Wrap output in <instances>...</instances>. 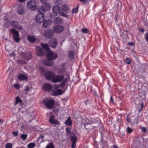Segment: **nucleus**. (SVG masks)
<instances>
[{
  "label": "nucleus",
  "mask_w": 148,
  "mask_h": 148,
  "mask_svg": "<svg viewBox=\"0 0 148 148\" xmlns=\"http://www.w3.org/2000/svg\"><path fill=\"white\" fill-rule=\"evenodd\" d=\"M41 2L43 3H45L46 2V0H40Z\"/></svg>",
  "instance_id": "3c124183"
},
{
  "label": "nucleus",
  "mask_w": 148,
  "mask_h": 148,
  "mask_svg": "<svg viewBox=\"0 0 148 148\" xmlns=\"http://www.w3.org/2000/svg\"><path fill=\"white\" fill-rule=\"evenodd\" d=\"M49 122L51 124H60V123L58 121L55 119L54 116L53 115H51L50 116L49 119Z\"/></svg>",
  "instance_id": "4468645a"
},
{
  "label": "nucleus",
  "mask_w": 148,
  "mask_h": 148,
  "mask_svg": "<svg viewBox=\"0 0 148 148\" xmlns=\"http://www.w3.org/2000/svg\"><path fill=\"white\" fill-rule=\"evenodd\" d=\"M43 88L44 90L50 91L52 90V86L49 84H46L44 85Z\"/></svg>",
  "instance_id": "412c9836"
},
{
  "label": "nucleus",
  "mask_w": 148,
  "mask_h": 148,
  "mask_svg": "<svg viewBox=\"0 0 148 148\" xmlns=\"http://www.w3.org/2000/svg\"><path fill=\"white\" fill-rule=\"evenodd\" d=\"M27 7L30 10H35L37 8L36 2L34 0L28 1L27 2Z\"/></svg>",
  "instance_id": "f257e3e1"
},
{
  "label": "nucleus",
  "mask_w": 148,
  "mask_h": 148,
  "mask_svg": "<svg viewBox=\"0 0 148 148\" xmlns=\"http://www.w3.org/2000/svg\"><path fill=\"white\" fill-rule=\"evenodd\" d=\"M12 144L11 143H8L5 146L6 148H12Z\"/></svg>",
  "instance_id": "f704fd0d"
},
{
  "label": "nucleus",
  "mask_w": 148,
  "mask_h": 148,
  "mask_svg": "<svg viewBox=\"0 0 148 148\" xmlns=\"http://www.w3.org/2000/svg\"><path fill=\"white\" fill-rule=\"evenodd\" d=\"M65 124L68 125H71L72 122L70 117L66 121Z\"/></svg>",
  "instance_id": "cd10ccee"
},
{
  "label": "nucleus",
  "mask_w": 148,
  "mask_h": 148,
  "mask_svg": "<svg viewBox=\"0 0 148 148\" xmlns=\"http://www.w3.org/2000/svg\"><path fill=\"white\" fill-rule=\"evenodd\" d=\"M22 101L20 99L19 97H17L16 98V101L15 103V105H16L18 103H22Z\"/></svg>",
  "instance_id": "a878e982"
},
{
  "label": "nucleus",
  "mask_w": 148,
  "mask_h": 148,
  "mask_svg": "<svg viewBox=\"0 0 148 148\" xmlns=\"http://www.w3.org/2000/svg\"><path fill=\"white\" fill-rule=\"evenodd\" d=\"M74 55V52L73 51H71L70 52L69 54V57L71 59H72Z\"/></svg>",
  "instance_id": "7c9ffc66"
},
{
  "label": "nucleus",
  "mask_w": 148,
  "mask_h": 148,
  "mask_svg": "<svg viewBox=\"0 0 148 148\" xmlns=\"http://www.w3.org/2000/svg\"><path fill=\"white\" fill-rule=\"evenodd\" d=\"M145 39L148 42V33L145 34Z\"/></svg>",
  "instance_id": "a18cd8bd"
},
{
  "label": "nucleus",
  "mask_w": 148,
  "mask_h": 148,
  "mask_svg": "<svg viewBox=\"0 0 148 148\" xmlns=\"http://www.w3.org/2000/svg\"><path fill=\"white\" fill-rule=\"evenodd\" d=\"M44 136L43 135H40V137L42 139H43L44 138Z\"/></svg>",
  "instance_id": "13d9d810"
},
{
  "label": "nucleus",
  "mask_w": 148,
  "mask_h": 148,
  "mask_svg": "<svg viewBox=\"0 0 148 148\" xmlns=\"http://www.w3.org/2000/svg\"><path fill=\"white\" fill-rule=\"evenodd\" d=\"M117 146L116 145H114L112 147V148H117Z\"/></svg>",
  "instance_id": "6e6d98bb"
},
{
  "label": "nucleus",
  "mask_w": 148,
  "mask_h": 148,
  "mask_svg": "<svg viewBox=\"0 0 148 148\" xmlns=\"http://www.w3.org/2000/svg\"><path fill=\"white\" fill-rule=\"evenodd\" d=\"M42 22V27L46 28L49 27L52 24V21L50 20H44Z\"/></svg>",
  "instance_id": "ddd939ff"
},
{
  "label": "nucleus",
  "mask_w": 148,
  "mask_h": 148,
  "mask_svg": "<svg viewBox=\"0 0 148 148\" xmlns=\"http://www.w3.org/2000/svg\"><path fill=\"white\" fill-rule=\"evenodd\" d=\"M132 131H133V130L132 129L130 128L129 127H127V132L128 133H131L132 132Z\"/></svg>",
  "instance_id": "79ce46f5"
},
{
  "label": "nucleus",
  "mask_w": 148,
  "mask_h": 148,
  "mask_svg": "<svg viewBox=\"0 0 148 148\" xmlns=\"http://www.w3.org/2000/svg\"><path fill=\"white\" fill-rule=\"evenodd\" d=\"M12 133L15 136H17L18 135L17 132H13Z\"/></svg>",
  "instance_id": "8fccbe9b"
},
{
  "label": "nucleus",
  "mask_w": 148,
  "mask_h": 148,
  "mask_svg": "<svg viewBox=\"0 0 148 148\" xmlns=\"http://www.w3.org/2000/svg\"><path fill=\"white\" fill-rule=\"evenodd\" d=\"M77 138L75 136H72L71 137V140L72 143L71 145L72 148H75Z\"/></svg>",
  "instance_id": "2eb2a0df"
},
{
  "label": "nucleus",
  "mask_w": 148,
  "mask_h": 148,
  "mask_svg": "<svg viewBox=\"0 0 148 148\" xmlns=\"http://www.w3.org/2000/svg\"><path fill=\"white\" fill-rule=\"evenodd\" d=\"M17 63L20 65H22L24 64H26V62L24 60H21L19 59L16 62Z\"/></svg>",
  "instance_id": "c85d7f7f"
},
{
  "label": "nucleus",
  "mask_w": 148,
  "mask_h": 148,
  "mask_svg": "<svg viewBox=\"0 0 148 148\" xmlns=\"http://www.w3.org/2000/svg\"><path fill=\"white\" fill-rule=\"evenodd\" d=\"M41 46L43 49L45 50L48 51L49 49V46L47 44H43L42 43H41Z\"/></svg>",
  "instance_id": "5701e85b"
},
{
  "label": "nucleus",
  "mask_w": 148,
  "mask_h": 148,
  "mask_svg": "<svg viewBox=\"0 0 148 148\" xmlns=\"http://www.w3.org/2000/svg\"><path fill=\"white\" fill-rule=\"evenodd\" d=\"M64 78V76L62 75L56 76L55 74L53 79L52 80V82L54 83L59 82L62 80Z\"/></svg>",
  "instance_id": "9d476101"
},
{
  "label": "nucleus",
  "mask_w": 148,
  "mask_h": 148,
  "mask_svg": "<svg viewBox=\"0 0 148 148\" xmlns=\"http://www.w3.org/2000/svg\"><path fill=\"white\" fill-rule=\"evenodd\" d=\"M88 101L87 100H86V101L85 102V103L86 104H87V103Z\"/></svg>",
  "instance_id": "0e129e2a"
},
{
  "label": "nucleus",
  "mask_w": 148,
  "mask_h": 148,
  "mask_svg": "<svg viewBox=\"0 0 148 148\" xmlns=\"http://www.w3.org/2000/svg\"><path fill=\"white\" fill-rule=\"evenodd\" d=\"M3 122V120L1 118H0V123H2Z\"/></svg>",
  "instance_id": "864d4df0"
},
{
  "label": "nucleus",
  "mask_w": 148,
  "mask_h": 148,
  "mask_svg": "<svg viewBox=\"0 0 148 148\" xmlns=\"http://www.w3.org/2000/svg\"><path fill=\"white\" fill-rule=\"evenodd\" d=\"M18 79L21 80H27V77L25 75L23 74H19L18 76Z\"/></svg>",
  "instance_id": "aec40b11"
},
{
  "label": "nucleus",
  "mask_w": 148,
  "mask_h": 148,
  "mask_svg": "<svg viewBox=\"0 0 148 148\" xmlns=\"http://www.w3.org/2000/svg\"><path fill=\"white\" fill-rule=\"evenodd\" d=\"M27 136V135L26 134H21V137L23 140H25L26 139Z\"/></svg>",
  "instance_id": "c9c22d12"
},
{
  "label": "nucleus",
  "mask_w": 148,
  "mask_h": 148,
  "mask_svg": "<svg viewBox=\"0 0 148 148\" xmlns=\"http://www.w3.org/2000/svg\"><path fill=\"white\" fill-rule=\"evenodd\" d=\"M11 25L13 27L19 30H21L23 29V27L19 23L14 21H12L10 22Z\"/></svg>",
  "instance_id": "0eeeda50"
},
{
  "label": "nucleus",
  "mask_w": 148,
  "mask_h": 148,
  "mask_svg": "<svg viewBox=\"0 0 148 148\" xmlns=\"http://www.w3.org/2000/svg\"><path fill=\"white\" fill-rule=\"evenodd\" d=\"M55 147L53 145V143L51 142L49 144L47 145L46 148H54Z\"/></svg>",
  "instance_id": "c756f323"
},
{
  "label": "nucleus",
  "mask_w": 148,
  "mask_h": 148,
  "mask_svg": "<svg viewBox=\"0 0 148 148\" xmlns=\"http://www.w3.org/2000/svg\"><path fill=\"white\" fill-rule=\"evenodd\" d=\"M38 11L39 13L43 14L45 12V10L43 7H40L38 8Z\"/></svg>",
  "instance_id": "bb28decb"
},
{
  "label": "nucleus",
  "mask_w": 148,
  "mask_h": 148,
  "mask_svg": "<svg viewBox=\"0 0 148 148\" xmlns=\"http://www.w3.org/2000/svg\"><path fill=\"white\" fill-rule=\"evenodd\" d=\"M62 21V19L59 17H57L54 20V22L56 24L61 23Z\"/></svg>",
  "instance_id": "b1692460"
},
{
  "label": "nucleus",
  "mask_w": 148,
  "mask_h": 148,
  "mask_svg": "<svg viewBox=\"0 0 148 148\" xmlns=\"http://www.w3.org/2000/svg\"><path fill=\"white\" fill-rule=\"evenodd\" d=\"M64 29V27L60 25L56 26L53 28L54 31L56 33H60L62 32Z\"/></svg>",
  "instance_id": "f8f14e48"
},
{
  "label": "nucleus",
  "mask_w": 148,
  "mask_h": 148,
  "mask_svg": "<svg viewBox=\"0 0 148 148\" xmlns=\"http://www.w3.org/2000/svg\"><path fill=\"white\" fill-rule=\"evenodd\" d=\"M44 63L45 65L48 66H51L53 64L52 62L47 61H44Z\"/></svg>",
  "instance_id": "393cba45"
},
{
  "label": "nucleus",
  "mask_w": 148,
  "mask_h": 148,
  "mask_svg": "<svg viewBox=\"0 0 148 148\" xmlns=\"http://www.w3.org/2000/svg\"><path fill=\"white\" fill-rule=\"evenodd\" d=\"M35 146V144L34 143H31L27 145L28 148H33Z\"/></svg>",
  "instance_id": "473e14b6"
},
{
  "label": "nucleus",
  "mask_w": 148,
  "mask_h": 148,
  "mask_svg": "<svg viewBox=\"0 0 148 148\" xmlns=\"http://www.w3.org/2000/svg\"><path fill=\"white\" fill-rule=\"evenodd\" d=\"M44 15L43 14L39 13L36 16V22L38 23H40L44 21Z\"/></svg>",
  "instance_id": "9b49d317"
},
{
  "label": "nucleus",
  "mask_w": 148,
  "mask_h": 148,
  "mask_svg": "<svg viewBox=\"0 0 148 148\" xmlns=\"http://www.w3.org/2000/svg\"><path fill=\"white\" fill-rule=\"evenodd\" d=\"M18 13L20 15L24 14V11L23 7L22 5H19L17 9Z\"/></svg>",
  "instance_id": "f3484780"
},
{
  "label": "nucleus",
  "mask_w": 148,
  "mask_h": 148,
  "mask_svg": "<svg viewBox=\"0 0 148 148\" xmlns=\"http://www.w3.org/2000/svg\"><path fill=\"white\" fill-rule=\"evenodd\" d=\"M78 5H77L76 7L75 8H73L72 11V13H77L78 11Z\"/></svg>",
  "instance_id": "72a5a7b5"
},
{
  "label": "nucleus",
  "mask_w": 148,
  "mask_h": 148,
  "mask_svg": "<svg viewBox=\"0 0 148 148\" xmlns=\"http://www.w3.org/2000/svg\"><path fill=\"white\" fill-rule=\"evenodd\" d=\"M14 86L16 89L18 90L20 89V85L17 84H15L14 85Z\"/></svg>",
  "instance_id": "58836bf2"
},
{
  "label": "nucleus",
  "mask_w": 148,
  "mask_h": 148,
  "mask_svg": "<svg viewBox=\"0 0 148 148\" xmlns=\"http://www.w3.org/2000/svg\"><path fill=\"white\" fill-rule=\"evenodd\" d=\"M66 131L68 134H69L71 133V130L69 128H66Z\"/></svg>",
  "instance_id": "37998d69"
},
{
  "label": "nucleus",
  "mask_w": 148,
  "mask_h": 148,
  "mask_svg": "<svg viewBox=\"0 0 148 148\" xmlns=\"http://www.w3.org/2000/svg\"><path fill=\"white\" fill-rule=\"evenodd\" d=\"M142 131L144 133L146 131V128L145 127H142L140 128Z\"/></svg>",
  "instance_id": "c03bdc74"
},
{
  "label": "nucleus",
  "mask_w": 148,
  "mask_h": 148,
  "mask_svg": "<svg viewBox=\"0 0 148 148\" xmlns=\"http://www.w3.org/2000/svg\"><path fill=\"white\" fill-rule=\"evenodd\" d=\"M82 31L84 33H88L89 32V30L86 28H83L82 29Z\"/></svg>",
  "instance_id": "4c0bfd02"
},
{
  "label": "nucleus",
  "mask_w": 148,
  "mask_h": 148,
  "mask_svg": "<svg viewBox=\"0 0 148 148\" xmlns=\"http://www.w3.org/2000/svg\"><path fill=\"white\" fill-rule=\"evenodd\" d=\"M62 11H61L60 16H62L67 18H69V16L65 13H67L68 11L69 10V8L66 5H65L62 6L61 7Z\"/></svg>",
  "instance_id": "f03ea898"
},
{
  "label": "nucleus",
  "mask_w": 148,
  "mask_h": 148,
  "mask_svg": "<svg viewBox=\"0 0 148 148\" xmlns=\"http://www.w3.org/2000/svg\"><path fill=\"white\" fill-rule=\"evenodd\" d=\"M21 2H23L25 0H18Z\"/></svg>",
  "instance_id": "680f3d73"
},
{
  "label": "nucleus",
  "mask_w": 148,
  "mask_h": 148,
  "mask_svg": "<svg viewBox=\"0 0 148 148\" xmlns=\"http://www.w3.org/2000/svg\"><path fill=\"white\" fill-rule=\"evenodd\" d=\"M60 85L56 84L54 86L55 88H58L60 87Z\"/></svg>",
  "instance_id": "49530a36"
},
{
  "label": "nucleus",
  "mask_w": 148,
  "mask_h": 148,
  "mask_svg": "<svg viewBox=\"0 0 148 148\" xmlns=\"http://www.w3.org/2000/svg\"><path fill=\"white\" fill-rule=\"evenodd\" d=\"M127 120L128 122H131L130 118L129 117L128 115L127 116Z\"/></svg>",
  "instance_id": "09e8293b"
},
{
  "label": "nucleus",
  "mask_w": 148,
  "mask_h": 148,
  "mask_svg": "<svg viewBox=\"0 0 148 148\" xmlns=\"http://www.w3.org/2000/svg\"><path fill=\"white\" fill-rule=\"evenodd\" d=\"M31 122V120H30V122Z\"/></svg>",
  "instance_id": "338daca9"
},
{
  "label": "nucleus",
  "mask_w": 148,
  "mask_h": 148,
  "mask_svg": "<svg viewBox=\"0 0 148 148\" xmlns=\"http://www.w3.org/2000/svg\"><path fill=\"white\" fill-rule=\"evenodd\" d=\"M15 56V54L14 53H12L11 54H10V56Z\"/></svg>",
  "instance_id": "5fc2aeb1"
},
{
  "label": "nucleus",
  "mask_w": 148,
  "mask_h": 148,
  "mask_svg": "<svg viewBox=\"0 0 148 148\" xmlns=\"http://www.w3.org/2000/svg\"><path fill=\"white\" fill-rule=\"evenodd\" d=\"M27 39L31 43H33L35 42L36 38L34 36L29 35L27 37Z\"/></svg>",
  "instance_id": "6ab92c4d"
},
{
  "label": "nucleus",
  "mask_w": 148,
  "mask_h": 148,
  "mask_svg": "<svg viewBox=\"0 0 148 148\" xmlns=\"http://www.w3.org/2000/svg\"><path fill=\"white\" fill-rule=\"evenodd\" d=\"M62 2V1L61 0H58V1L56 2V4L60 3V4L61 2Z\"/></svg>",
  "instance_id": "603ef678"
},
{
  "label": "nucleus",
  "mask_w": 148,
  "mask_h": 148,
  "mask_svg": "<svg viewBox=\"0 0 148 148\" xmlns=\"http://www.w3.org/2000/svg\"><path fill=\"white\" fill-rule=\"evenodd\" d=\"M43 5L47 8H49L50 7V5L48 3L47 1L43 4Z\"/></svg>",
  "instance_id": "ea45409f"
},
{
  "label": "nucleus",
  "mask_w": 148,
  "mask_h": 148,
  "mask_svg": "<svg viewBox=\"0 0 148 148\" xmlns=\"http://www.w3.org/2000/svg\"><path fill=\"white\" fill-rule=\"evenodd\" d=\"M36 54L37 56H41L44 55V52L40 48H38L36 51Z\"/></svg>",
  "instance_id": "4be33fe9"
},
{
  "label": "nucleus",
  "mask_w": 148,
  "mask_h": 148,
  "mask_svg": "<svg viewBox=\"0 0 148 148\" xmlns=\"http://www.w3.org/2000/svg\"><path fill=\"white\" fill-rule=\"evenodd\" d=\"M140 31L141 32L143 33L144 32V30L143 29H140Z\"/></svg>",
  "instance_id": "052dcab7"
},
{
  "label": "nucleus",
  "mask_w": 148,
  "mask_h": 148,
  "mask_svg": "<svg viewBox=\"0 0 148 148\" xmlns=\"http://www.w3.org/2000/svg\"><path fill=\"white\" fill-rule=\"evenodd\" d=\"M55 74L53 72L48 71L46 72L45 74V78L48 80H51L53 79Z\"/></svg>",
  "instance_id": "6e6552de"
},
{
  "label": "nucleus",
  "mask_w": 148,
  "mask_h": 148,
  "mask_svg": "<svg viewBox=\"0 0 148 148\" xmlns=\"http://www.w3.org/2000/svg\"><path fill=\"white\" fill-rule=\"evenodd\" d=\"M144 107V103L143 102H142L140 104V108L139 109V112H140L142 110L143 108Z\"/></svg>",
  "instance_id": "a19ab883"
},
{
  "label": "nucleus",
  "mask_w": 148,
  "mask_h": 148,
  "mask_svg": "<svg viewBox=\"0 0 148 148\" xmlns=\"http://www.w3.org/2000/svg\"><path fill=\"white\" fill-rule=\"evenodd\" d=\"M129 45H131V44H130V43H129Z\"/></svg>",
  "instance_id": "69168bd1"
},
{
  "label": "nucleus",
  "mask_w": 148,
  "mask_h": 148,
  "mask_svg": "<svg viewBox=\"0 0 148 148\" xmlns=\"http://www.w3.org/2000/svg\"><path fill=\"white\" fill-rule=\"evenodd\" d=\"M67 79H65L63 82V84H64L67 81Z\"/></svg>",
  "instance_id": "4d7b16f0"
},
{
  "label": "nucleus",
  "mask_w": 148,
  "mask_h": 148,
  "mask_svg": "<svg viewBox=\"0 0 148 148\" xmlns=\"http://www.w3.org/2000/svg\"><path fill=\"white\" fill-rule=\"evenodd\" d=\"M131 59L130 58H127L125 60V62L127 64H130L131 63Z\"/></svg>",
  "instance_id": "e433bc0d"
},
{
  "label": "nucleus",
  "mask_w": 148,
  "mask_h": 148,
  "mask_svg": "<svg viewBox=\"0 0 148 148\" xmlns=\"http://www.w3.org/2000/svg\"><path fill=\"white\" fill-rule=\"evenodd\" d=\"M47 58L49 60H52L56 59L58 57V54L50 51L47 54Z\"/></svg>",
  "instance_id": "423d86ee"
},
{
  "label": "nucleus",
  "mask_w": 148,
  "mask_h": 148,
  "mask_svg": "<svg viewBox=\"0 0 148 148\" xmlns=\"http://www.w3.org/2000/svg\"><path fill=\"white\" fill-rule=\"evenodd\" d=\"M20 55L21 57L23 58L26 59L27 58V54L26 53L23 52L20 53Z\"/></svg>",
  "instance_id": "2f4dec72"
},
{
  "label": "nucleus",
  "mask_w": 148,
  "mask_h": 148,
  "mask_svg": "<svg viewBox=\"0 0 148 148\" xmlns=\"http://www.w3.org/2000/svg\"><path fill=\"white\" fill-rule=\"evenodd\" d=\"M53 36V33L51 29H48L44 31L43 36L46 38H49Z\"/></svg>",
  "instance_id": "39448f33"
},
{
  "label": "nucleus",
  "mask_w": 148,
  "mask_h": 148,
  "mask_svg": "<svg viewBox=\"0 0 148 148\" xmlns=\"http://www.w3.org/2000/svg\"><path fill=\"white\" fill-rule=\"evenodd\" d=\"M11 32L13 35L14 40L16 42H18L20 40L19 33L18 31L15 29H11Z\"/></svg>",
  "instance_id": "7ed1b4c3"
},
{
  "label": "nucleus",
  "mask_w": 148,
  "mask_h": 148,
  "mask_svg": "<svg viewBox=\"0 0 148 148\" xmlns=\"http://www.w3.org/2000/svg\"><path fill=\"white\" fill-rule=\"evenodd\" d=\"M53 11L55 14H61V11L60 7L58 5H55L53 7Z\"/></svg>",
  "instance_id": "dca6fc26"
},
{
  "label": "nucleus",
  "mask_w": 148,
  "mask_h": 148,
  "mask_svg": "<svg viewBox=\"0 0 148 148\" xmlns=\"http://www.w3.org/2000/svg\"><path fill=\"white\" fill-rule=\"evenodd\" d=\"M6 46H5V49L7 51H9L8 50V49H6Z\"/></svg>",
  "instance_id": "e2e57ef3"
},
{
  "label": "nucleus",
  "mask_w": 148,
  "mask_h": 148,
  "mask_svg": "<svg viewBox=\"0 0 148 148\" xmlns=\"http://www.w3.org/2000/svg\"><path fill=\"white\" fill-rule=\"evenodd\" d=\"M44 103L45 105L49 109H52L54 107L55 101L53 99H49L47 101L45 100Z\"/></svg>",
  "instance_id": "20e7f679"
},
{
  "label": "nucleus",
  "mask_w": 148,
  "mask_h": 148,
  "mask_svg": "<svg viewBox=\"0 0 148 148\" xmlns=\"http://www.w3.org/2000/svg\"><path fill=\"white\" fill-rule=\"evenodd\" d=\"M110 101L113 102V99L112 96L110 97Z\"/></svg>",
  "instance_id": "bf43d9fd"
},
{
  "label": "nucleus",
  "mask_w": 148,
  "mask_h": 148,
  "mask_svg": "<svg viewBox=\"0 0 148 148\" xmlns=\"http://www.w3.org/2000/svg\"><path fill=\"white\" fill-rule=\"evenodd\" d=\"M58 41L56 38H53L50 40L49 44L52 48H55L58 45Z\"/></svg>",
  "instance_id": "1a4fd4ad"
},
{
  "label": "nucleus",
  "mask_w": 148,
  "mask_h": 148,
  "mask_svg": "<svg viewBox=\"0 0 148 148\" xmlns=\"http://www.w3.org/2000/svg\"><path fill=\"white\" fill-rule=\"evenodd\" d=\"M63 92L60 89H58L56 91H54L51 93V95L53 96H57L58 95H62Z\"/></svg>",
  "instance_id": "a211bd4d"
},
{
  "label": "nucleus",
  "mask_w": 148,
  "mask_h": 148,
  "mask_svg": "<svg viewBox=\"0 0 148 148\" xmlns=\"http://www.w3.org/2000/svg\"><path fill=\"white\" fill-rule=\"evenodd\" d=\"M29 90V88L28 86H26L24 90L26 91V92L28 91Z\"/></svg>",
  "instance_id": "de8ad7c7"
}]
</instances>
